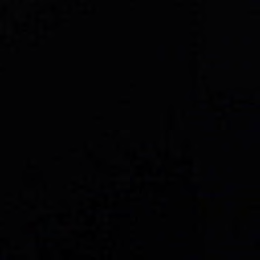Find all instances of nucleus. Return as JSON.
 <instances>
[{"label": "nucleus", "mask_w": 260, "mask_h": 260, "mask_svg": "<svg viewBox=\"0 0 260 260\" xmlns=\"http://www.w3.org/2000/svg\"><path fill=\"white\" fill-rule=\"evenodd\" d=\"M195 260H202V259L200 258H198V257H196V258H194Z\"/></svg>", "instance_id": "nucleus-1"}]
</instances>
